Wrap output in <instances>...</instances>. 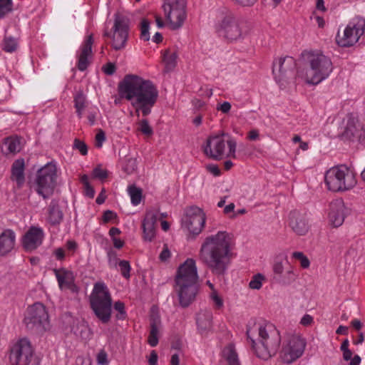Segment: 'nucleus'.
I'll return each mask as SVG.
<instances>
[{"mask_svg":"<svg viewBox=\"0 0 365 365\" xmlns=\"http://www.w3.org/2000/svg\"><path fill=\"white\" fill-rule=\"evenodd\" d=\"M345 205L341 199H337L329 204L328 217L330 224L338 227L341 226L345 218Z\"/></svg>","mask_w":365,"mask_h":365,"instance_id":"19","label":"nucleus"},{"mask_svg":"<svg viewBox=\"0 0 365 365\" xmlns=\"http://www.w3.org/2000/svg\"><path fill=\"white\" fill-rule=\"evenodd\" d=\"M54 272L61 289L66 288L73 292L76 291V287L73 283L72 278L67 273L61 274L60 270L57 269H55Z\"/></svg>","mask_w":365,"mask_h":365,"instance_id":"32","label":"nucleus"},{"mask_svg":"<svg viewBox=\"0 0 365 365\" xmlns=\"http://www.w3.org/2000/svg\"><path fill=\"white\" fill-rule=\"evenodd\" d=\"M140 38L145 41L150 39L149 22L146 19H143L141 22Z\"/></svg>","mask_w":365,"mask_h":365,"instance_id":"49","label":"nucleus"},{"mask_svg":"<svg viewBox=\"0 0 365 365\" xmlns=\"http://www.w3.org/2000/svg\"><path fill=\"white\" fill-rule=\"evenodd\" d=\"M73 148L78 150L82 155H86L88 153V147L86 144L78 139H76L73 143Z\"/></svg>","mask_w":365,"mask_h":365,"instance_id":"50","label":"nucleus"},{"mask_svg":"<svg viewBox=\"0 0 365 365\" xmlns=\"http://www.w3.org/2000/svg\"><path fill=\"white\" fill-rule=\"evenodd\" d=\"M48 221L52 225H58L63 220V214L56 200H52L48 208Z\"/></svg>","mask_w":365,"mask_h":365,"instance_id":"27","label":"nucleus"},{"mask_svg":"<svg viewBox=\"0 0 365 365\" xmlns=\"http://www.w3.org/2000/svg\"><path fill=\"white\" fill-rule=\"evenodd\" d=\"M19 46L18 40L10 36H6L2 43L3 50L11 53L15 51Z\"/></svg>","mask_w":365,"mask_h":365,"instance_id":"41","label":"nucleus"},{"mask_svg":"<svg viewBox=\"0 0 365 365\" xmlns=\"http://www.w3.org/2000/svg\"><path fill=\"white\" fill-rule=\"evenodd\" d=\"M232 1L242 7H251L257 3V0H232Z\"/></svg>","mask_w":365,"mask_h":365,"instance_id":"54","label":"nucleus"},{"mask_svg":"<svg viewBox=\"0 0 365 365\" xmlns=\"http://www.w3.org/2000/svg\"><path fill=\"white\" fill-rule=\"evenodd\" d=\"M210 298L214 303V306L216 309H220L223 307V300L218 295L217 292L215 290H213L210 294Z\"/></svg>","mask_w":365,"mask_h":365,"instance_id":"51","label":"nucleus"},{"mask_svg":"<svg viewBox=\"0 0 365 365\" xmlns=\"http://www.w3.org/2000/svg\"><path fill=\"white\" fill-rule=\"evenodd\" d=\"M103 71L107 75H113L115 71V66L112 63H108L103 67Z\"/></svg>","mask_w":365,"mask_h":365,"instance_id":"59","label":"nucleus"},{"mask_svg":"<svg viewBox=\"0 0 365 365\" xmlns=\"http://www.w3.org/2000/svg\"><path fill=\"white\" fill-rule=\"evenodd\" d=\"M294 66V60L290 56L280 57L274 61L272 73L280 88H285L288 84L289 73Z\"/></svg>","mask_w":365,"mask_h":365,"instance_id":"14","label":"nucleus"},{"mask_svg":"<svg viewBox=\"0 0 365 365\" xmlns=\"http://www.w3.org/2000/svg\"><path fill=\"white\" fill-rule=\"evenodd\" d=\"M84 192L86 196L90 198H93L95 195L94 188L91 185V184H84Z\"/></svg>","mask_w":365,"mask_h":365,"instance_id":"62","label":"nucleus"},{"mask_svg":"<svg viewBox=\"0 0 365 365\" xmlns=\"http://www.w3.org/2000/svg\"><path fill=\"white\" fill-rule=\"evenodd\" d=\"M9 361L11 365H40V361L35 356L31 344L26 338L19 339L11 346Z\"/></svg>","mask_w":365,"mask_h":365,"instance_id":"11","label":"nucleus"},{"mask_svg":"<svg viewBox=\"0 0 365 365\" xmlns=\"http://www.w3.org/2000/svg\"><path fill=\"white\" fill-rule=\"evenodd\" d=\"M110 173L102 165L96 166L91 173V179L103 181L108 179Z\"/></svg>","mask_w":365,"mask_h":365,"instance_id":"38","label":"nucleus"},{"mask_svg":"<svg viewBox=\"0 0 365 365\" xmlns=\"http://www.w3.org/2000/svg\"><path fill=\"white\" fill-rule=\"evenodd\" d=\"M4 145L8 153H16L21 150V142L17 137H9L6 138Z\"/></svg>","mask_w":365,"mask_h":365,"instance_id":"34","label":"nucleus"},{"mask_svg":"<svg viewBox=\"0 0 365 365\" xmlns=\"http://www.w3.org/2000/svg\"><path fill=\"white\" fill-rule=\"evenodd\" d=\"M364 32L365 19L356 16L348 22L342 32L338 31L336 41L341 47H350L359 41Z\"/></svg>","mask_w":365,"mask_h":365,"instance_id":"10","label":"nucleus"},{"mask_svg":"<svg viewBox=\"0 0 365 365\" xmlns=\"http://www.w3.org/2000/svg\"><path fill=\"white\" fill-rule=\"evenodd\" d=\"M16 235L11 230H5L0 235V257L9 255L14 249Z\"/></svg>","mask_w":365,"mask_h":365,"instance_id":"22","label":"nucleus"},{"mask_svg":"<svg viewBox=\"0 0 365 365\" xmlns=\"http://www.w3.org/2000/svg\"><path fill=\"white\" fill-rule=\"evenodd\" d=\"M121 99L128 101L138 116H148L158 98V90L149 79L135 74L125 76L118 87Z\"/></svg>","mask_w":365,"mask_h":365,"instance_id":"1","label":"nucleus"},{"mask_svg":"<svg viewBox=\"0 0 365 365\" xmlns=\"http://www.w3.org/2000/svg\"><path fill=\"white\" fill-rule=\"evenodd\" d=\"M344 135L351 140H361L365 136L362 125L354 118L348 120Z\"/></svg>","mask_w":365,"mask_h":365,"instance_id":"23","label":"nucleus"},{"mask_svg":"<svg viewBox=\"0 0 365 365\" xmlns=\"http://www.w3.org/2000/svg\"><path fill=\"white\" fill-rule=\"evenodd\" d=\"M185 0H164L162 5L164 16L169 26L173 29L181 28L186 19Z\"/></svg>","mask_w":365,"mask_h":365,"instance_id":"12","label":"nucleus"},{"mask_svg":"<svg viewBox=\"0 0 365 365\" xmlns=\"http://www.w3.org/2000/svg\"><path fill=\"white\" fill-rule=\"evenodd\" d=\"M296 278L297 274L294 273V269L290 268L284 274H282L281 277H277V280L275 282L282 285H287L295 281Z\"/></svg>","mask_w":365,"mask_h":365,"instance_id":"40","label":"nucleus"},{"mask_svg":"<svg viewBox=\"0 0 365 365\" xmlns=\"http://www.w3.org/2000/svg\"><path fill=\"white\" fill-rule=\"evenodd\" d=\"M106 140L105 133L103 130H100L95 138V145L100 148L102 147L103 142Z\"/></svg>","mask_w":365,"mask_h":365,"instance_id":"55","label":"nucleus"},{"mask_svg":"<svg viewBox=\"0 0 365 365\" xmlns=\"http://www.w3.org/2000/svg\"><path fill=\"white\" fill-rule=\"evenodd\" d=\"M39 195H41L44 199L51 196L54 191L53 184H34L31 187Z\"/></svg>","mask_w":365,"mask_h":365,"instance_id":"35","label":"nucleus"},{"mask_svg":"<svg viewBox=\"0 0 365 365\" xmlns=\"http://www.w3.org/2000/svg\"><path fill=\"white\" fill-rule=\"evenodd\" d=\"M273 280L276 282L277 280V277H281V275L284 273V265L282 262L281 261H275L273 267Z\"/></svg>","mask_w":365,"mask_h":365,"instance_id":"45","label":"nucleus"},{"mask_svg":"<svg viewBox=\"0 0 365 365\" xmlns=\"http://www.w3.org/2000/svg\"><path fill=\"white\" fill-rule=\"evenodd\" d=\"M289 225L292 230L299 235H306L310 227L306 215L297 210L290 212Z\"/></svg>","mask_w":365,"mask_h":365,"instance_id":"18","label":"nucleus"},{"mask_svg":"<svg viewBox=\"0 0 365 365\" xmlns=\"http://www.w3.org/2000/svg\"><path fill=\"white\" fill-rule=\"evenodd\" d=\"M121 274L125 278L130 277V265L127 260H120L118 262Z\"/></svg>","mask_w":365,"mask_h":365,"instance_id":"47","label":"nucleus"},{"mask_svg":"<svg viewBox=\"0 0 365 365\" xmlns=\"http://www.w3.org/2000/svg\"><path fill=\"white\" fill-rule=\"evenodd\" d=\"M170 257V251L169 250L166 245H164V248L160 254L159 258L162 262H165Z\"/></svg>","mask_w":365,"mask_h":365,"instance_id":"60","label":"nucleus"},{"mask_svg":"<svg viewBox=\"0 0 365 365\" xmlns=\"http://www.w3.org/2000/svg\"><path fill=\"white\" fill-rule=\"evenodd\" d=\"M312 19H314L318 27L324 28L325 26V21L323 17L317 15L316 12H314L312 16Z\"/></svg>","mask_w":365,"mask_h":365,"instance_id":"57","label":"nucleus"},{"mask_svg":"<svg viewBox=\"0 0 365 365\" xmlns=\"http://www.w3.org/2000/svg\"><path fill=\"white\" fill-rule=\"evenodd\" d=\"M158 361V354L155 351L153 350L148 360L149 365H156Z\"/></svg>","mask_w":365,"mask_h":365,"instance_id":"64","label":"nucleus"},{"mask_svg":"<svg viewBox=\"0 0 365 365\" xmlns=\"http://www.w3.org/2000/svg\"><path fill=\"white\" fill-rule=\"evenodd\" d=\"M197 279L195 261L189 258L180 266L175 277L181 307H187L195 300L199 288Z\"/></svg>","mask_w":365,"mask_h":365,"instance_id":"5","label":"nucleus"},{"mask_svg":"<svg viewBox=\"0 0 365 365\" xmlns=\"http://www.w3.org/2000/svg\"><path fill=\"white\" fill-rule=\"evenodd\" d=\"M160 325V320L158 316H153L150 322V331L148 336V344L154 347L158 343V331Z\"/></svg>","mask_w":365,"mask_h":365,"instance_id":"30","label":"nucleus"},{"mask_svg":"<svg viewBox=\"0 0 365 365\" xmlns=\"http://www.w3.org/2000/svg\"><path fill=\"white\" fill-rule=\"evenodd\" d=\"M224 356L226 358L229 365H240L237 354L233 344H229L224 349Z\"/></svg>","mask_w":365,"mask_h":365,"instance_id":"37","label":"nucleus"},{"mask_svg":"<svg viewBox=\"0 0 365 365\" xmlns=\"http://www.w3.org/2000/svg\"><path fill=\"white\" fill-rule=\"evenodd\" d=\"M24 160L22 158L15 160L11 167V178L16 182H22L24 180Z\"/></svg>","mask_w":365,"mask_h":365,"instance_id":"29","label":"nucleus"},{"mask_svg":"<svg viewBox=\"0 0 365 365\" xmlns=\"http://www.w3.org/2000/svg\"><path fill=\"white\" fill-rule=\"evenodd\" d=\"M306 346L305 341L299 336H292L281 351L280 356L286 364H291L299 358Z\"/></svg>","mask_w":365,"mask_h":365,"instance_id":"16","label":"nucleus"},{"mask_svg":"<svg viewBox=\"0 0 365 365\" xmlns=\"http://www.w3.org/2000/svg\"><path fill=\"white\" fill-rule=\"evenodd\" d=\"M264 279V277L262 274H257L250 282L249 287L253 289H259L262 287V282Z\"/></svg>","mask_w":365,"mask_h":365,"instance_id":"44","label":"nucleus"},{"mask_svg":"<svg viewBox=\"0 0 365 365\" xmlns=\"http://www.w3.org/2000/svg\"><path fill=\"white\" fill-rule=\"evenodd\" d=\"M117 217V215L111 210H106L103 212V220L104 222H108L113 219Z\"/></svg>","mask_w":365,"mask_h":365,"instance_id":"58","label":"nucleus"},{"mask_svg":"<svg viewBox=\"0 0 365 365\" xmlns=\"http://www.w3.org/2000/svg\"><path fill=\"white\" fill-rule=\"evenodd\" d=\"M137 166V158L130 155L125 156L121 162V168L127 174L133 173L136 170Z\"/></svg>","mask_w":365,"mask_h":365,"instance_id":"33","label":"nucleus"},{"mask_svg":"<svg viewBox=\"0 0 365 365\" xmlns=\"http://www.w3.org/2000/svg\"><path fill=\"white\" fill-rule=\"evenodd\" d=\"M196 320L199 331L204 334L212 328V313L208 310L200 311Z\"/></svg>","mask_w":365,"mask_h":365,"instance_id":"26","label":"nucleus"},{"mask_svg":"<svg viewBox=\"0 0 365 365\" xmlns=\"http://www.w3.org/2000/svg\"><path fill=\"white\" fill-rule=\"evenodd\" d=\"M58 178V170L55 163H48L37 172L36 182H54Z\"/></svg>","mask_w":365,"mask_h":365,"instance_id":"24","label":"nucleus"},{"mask_svg":"<svg viewBox=\"0 0 365 365\" xmlns=\"http://www.w3.org/2000/svg\"><path fill=\"white\" fill-rule=\"evenodd\" d=\"M236 150V140L225 133L209 136L204 146L205 154L214 160L234 159Z\"/></svg>","mask_w":365,"mask_h":365,"instance_id":"7","label":"nucleus"},{"mask_svg":"<svg viewBox=\"0 0 365 365\" xmlns=\"http://www.w3.org/2000/svg\"><path fill=\"white\" fill-rule=\"evenodd\" d=\"M231 109V104L228 101H225L221 104L217 105V110L223 113H227Z\"/></svg>","mask_w":365,"mask_h":365,"instance_id":"56","label":"nucleus"},{"mask_svg":"<svg viewBox=\"0 0 365 365\" xmlns=\"http://www.w3.org/2000/svg\"><path fill=\"white\" fill-rule=\"evenodd\" d=\"M244 21L233 11L220 9L215 11L213 29L216 35L227 43L242 41L247 35Z\"/></svg>","mask_w":365,"mask_h":365,"instance_id":"4","label":"nucleus"},{"mask_svg":"<svg viewBox=\"0 0 365 365\" xmlns=\"http://www.w3.org/2000/svg\"><path fill=\"white\" fill-rule=\"evenodd\" d=\"M74 107L79 118H82L85 109L88 106L86 96L81 91H78L73 96Z\"/></svg>","mask_w":365,"mask_h":365,"instance_id":"31","label":"nucleus"},{"mask_svg":"<svg viewBox=\"0 0 365 365\" xmlns=\"http://www.w3.org/2000/svg\"><path fill=\"white\" fill-rule=\"evenodd\" d=\"M71 331L75 335L81 337L83 340H88L91 336L90 328L83 320H75L71 327Z\"/></svg>","mask_w":365,"mask_h":365,"instance_id":"28","label":"nucleus"},{"mask_svg":"<svg viewBox=\"0 0 365 365\" xmlns=\"http://www.w3.org/2000/svg\"><path fill=\"white\" fill-rule=\"evenodd\" d=\"M128 192L130 196L132 204L134 205L140 204L143 197L142 189L136 187L135 185H132L128 187Z\"/></svg>","mask_w":365,"mask_h":365,"instance_id":"39","label":"nucleus"},{"mask_svg":"<svg viewBox=\"0 0 365 365\" xmlns=\"http://www.w3.org/2000/svg\"><path fill=\"white\" fill-rule=\"evenodd\" d=\"M93 43V37L91 35H90L87 36V38L82 43L81 46L79 48V51L77 53V66L78 68L81 71H85L89 65V59L92 55Z\"/></svg>","mask_w":365,"mask_h":365,"instance_id":"21","label":"nucleus"},{"mask_svg":"<svg viewBox=\"0 0 365 365\" xmlns=\"http://www.w3.org/2000/svg\"><path fill=\"white\" fill-rule=\"evenodd\" d=\"M355 180L354 170L344 164L333 166L324 173V182H353Z\"/></svg>","mask_w":365,"mask_h":365,"instance_id":"17","label":"nucleus"},{"mask_svg":"<svg viewBox=\"0 0 365 365\" xmlns=\"http://www.w3.org/2000/svg\"><path fill=\"white\" fill-rule=\"evenodd\" d=\"M128 20L120 14L114 15L113 25L110 31H106L105 36L110 39L112 47L116 50L125 48L128 37Z\"/></svg>","mask_w":365,"mask_h":365,"instance_id":"13","label":"nucleus"},{"mask_svg":"<svg viewBox=\"0 0 365 365\" xmlns=\"http://www.w3.org/2000/svg\"><path fill=\"white\" fill-rule=\"evenodd\" d=\"M114 309L119 312V315H117L118 319H124L125 318V305L123 302H116L114 304Z\"/></svg>","mask_w":365,"mask_h":365,"instance_id":"53","label":"nucleus"},{"mask_svg":"<svg viewBox=\"0 0 365 365\" xmlns=\"http://www.w3.org/2000/svg\"><path fill=\"white\" fill-rule=\"evenodd\" d=\"M232 255L231 237L225 231L206 237L199 251L200 261L217 277L225 274Z\"/></svg>","mask_w":365,"mask_h":365,"instance_id":"2","label":"nucleus"},{"mask_svg":"<svg viewBox=\"0 0 365 365\" xmlns=\"http://www.w3.org/2000/svg\"><path fill=\"white\" fill-rule=\"evenodd\" d=\"M205 220V214L201 208L192 206L186 210L184 223L193 237L202 232Z\"/></svg>","mask_w":365,"mask_h":365,"instance_id":"15","label":"nucleus"},{"mask_svg":"<svg viewBox=\"0 0 365 365\" xmlns=\"http://www.w3.org/2000/svg\"><path fill=\"white\" fill-rule=\"evenodd\" d=\"M138 130L145 135L150 136L153 133V130L147 119L143 118L137 123Z\"/></svg>","mask_w":365,"mask_h":365,"instance_id":"42","label":"nucleus"},{"mask_svg":"<svg viewBox=\"0 0 365 365\" xmlns=\"http://www.w3.org/2000/svg\"><path fill=\"white\" fill-rule=\"evenodd\" d=\"M156 222L157 213L153 211L147 212L142 225L145 240L151 241L154 238Z\"/></svg>","mask_w":365,"mask_h":365,"instance_id":"25","label":"nucleus"},{"mask_svg":"<svg viewBox=\"0 0 365 365\" xmlns=\"http://www.w3.org/2000/svg\"><path fill=\"white\" fill-rule=\"evenodd\" d=\"M108 255L109 264L111 266L116 267L118 262L117 254L115 252H109Z\"/></svg>","mask_w":365,"mask_h":365,"instance_id":"61","label":"nucleus"},{"mask_svg":"<svg viewBox=\"0 0 365 365\" xmlns=\"http://www.w3.org/2000/svg\"><path fill=\"white\" fill-rule=\"evenodd\" d=\"M24 324L27 330L42 334L49 328L48 314L45 306L36 302L29 306L24 315Z\"/></svg>","mask_w":365,"mask_h":365,"instance_id":"9","label":"nucleus"},{"mask_svg":"<svg viewBox=\"0 0 365 365\" xmlns=\"http://www.w3.org/2000/svg\"><path fill=\"white\" fill-rule=\"evenodd\" d=\"M313 322V318L309 314H305L301 319V324L303 326H309Z\"/></svg>","mask_w":365,"mask_h":365,"instance_id":"63","label":"nucleus"},{"mask_svg":"<svg viewBox=\"0 0 365 365\" xmlns=\"http://www.w3.org/2000/svg\"><path fill=\"white\" fill-rule=\"evenodd\" d=\"M258 334L260 346L255 348L256 342L252 336V331L247 330V338L250 339L252 346L255 349L257 356L264 360H267L275 355L278 351L281 341L279 333L272 324H267L258 328Z\"/></svg>","mask_w":365,"mask_h":365,"instance_id":"6","label":"nucleus"},{"mask_svg":"<svg viewBox=\"0 0 365 365\" xmlns=\"http://www.w3.org/2000/svg\"><path fill=\"white\" fill-rule=\"evenodd\" d=\"M11 0H0V18L4 17L7 13L11 11Z\"/></svg>","mask_w":365,"mask_h":365,"instance_id":"46","label":"nucleus"},{"mask_svg":"<svg viewBox=\"0 0 365 365\" xmlns=\"http://www.w3.org/2000/svg\"><path fill=\"white\" fill-rule=\"evenodd\" d=\"M43 238V230L39 227H31L23 237V247L26 251L31 252L41 245Z\"/></svg>","mask_w":365,"mask_h":365,"instance_id":"20","label":"nucleus"},{"mask_svg":"<svg viewBox=\"0 0 365 365\" xmlns=\"http://www.w3.org/2000/svg\"><path fill=\"white\" fill-rule=\"evenodd\" d=\"M178 54L175 51L169 50L165 51L163 53V61L165 64V68L168 71L173 69L177 64Z\"/></svg>","mask_w":365,"mask_h":365,"instance_id":"36","label":"nucleus"},{"mask_svg":"<svg viewBox=\"0 0 365 365\" xmlns=\"http://www.w3.org/2000/svg\"><path fill=\"white\" fill-rule=\"evenodd\" d=\"M327 190L332 192H344L346 190H351L354 187L353 184H326Z\"/></svg>","mask_w":365,"mask_h":365,"instance_id":"43","label":"nucleus"},{"mask_svg":"<svg viewBox=\"0 0 365 365\" xmlns=\"http://www.w3.org/2000/svg\"><path fill=\"white\" fill-rule=\"evenodd\" d=\"M96 361L99 365H108V354L104 349L100 350L96 356Z\"/></svg>","mask_w":365,"mask_h":365,"instance_id":"52","label":"nucleus"},{"mask_svg":"<svg viewBox=\"0 0 365 365\" xmlns=\"http://www.w3.org/2000/svg\"><path fill=\"white\" fill-rule=\"evenodd\" d=\"M90 306L96 317L103 324H108L110 321L112 298L103 283L97 282L94 284L90 296Z\"/></svg>","mask_w":365,"mask_h":365,"instance_id":"8","label":"nucleus"},{"mask_svg":"<svg viewBox=\"0 0 365 365\" xmlns=\"http://www.w3.org/2000/svg\"><path fill=\"white\" fill-rule=\"evenodd\" d=\"M302 56L304 67L297 69V81L317 86L330 76L334 66L329 56L319 51H304Z\"/></svg>","mask_w":365,"mask_h":365,"instance_id":"3","label":"nucleus"},{"mask_svg":"<svg viewBox=\"0 0 365 365\" xmlns=\"http://www.w3.org/2000/svg\"><path fill=\"white\" fill-rule=\"evenodd\" d=\"M292 257L300 262L302 268H308L310 262L309 259L301 252H294L292 253Z\"/></svg>","mask_w":365,"mask_h":365,"instance_id":"48","label":"nucleus"}]
</instances>
